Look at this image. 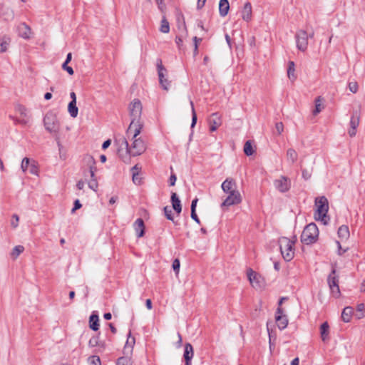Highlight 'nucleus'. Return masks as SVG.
<instances>
[{
	"mask_svg": "<svg viewBox=\"0 0 365 365\" xmlns=\"http://www.w3.org/2000/svg\"><path fill=\"white\" fill-rule=\"evenodd\" d=\"M143 127L133 128L132 134L127 137H131L132 144L129 146L128 142L124 136H120L115 140L118 145V155L125 163H130L131 157L140 155L146 150V143L141 137H138Z\"/></svg>",
	"mask_w": 365,
	"mask_h": 365,
	"instance_id": "obj_1",
	"label": "nucleus"
},
{
	"mask_svg": "<svg viewBox=\"0 0 365 365\" xmlns=\"http://www.w3.org/2000/svg\"><path fill=\"white\" fill-rule=\"evenodd\" d=\"M130 115L131 118V122L127 129L126 135L128 137L130 134L133 133V128L139 127H143V123L140 121L141 114H142V103L140 100L134 99L128 107Z\"/></svg>",
	"mask_w": 365,
	"mask_h": 365,
	"instance_id": "obj_2",
	"label": "nucleus"
},
{
	"mask_svg": "<svg viewBox=\"0 0 365 365\" xmlns=\"http://www.w3.org/2000/svg\"><path fill=\"white\" fill-rule=\"evenodd\" d=\"M315 205L317 210L314 212V219L320 220L324 225H327L329 220V217L327 216L329 210L328 200L324 196L317 197Z\"/></svg>",
	"mask_w": 365,
	"mask_h": 365,
	"instance_id": "obj_3",
	"label": "nucleus"
},
{
	"mask_svg": "<svg viewBox=\"0 0 365 365\" xmlns=\"http://www.w3.org/2000/svg\"><path fill=\"white\" fill-rule=\"evenodd\" d=\"M318 236L319 230L317 226L313 222L309 223L304 227L301 235V241L305 245H311L317 241Z\"/></svg>",
	"mask_w": 365,
	"mask_h": 365,
	"instance_id": "obj_4",
	"label": "nucleus"
},
{
	"mask_svg": "<svg viewBox=\"0 0 365 365\" xmlns=\"http://www.w3.org/2000/svg\"><path fill=\"white\" fill-rule=\"evenodd\" d=\"M281 254L284 259L289 262L294 257V242L286 237H282L278 241Z\"/></svg>",
	"mask_w": 365,
	"mask_h": 365,
	"instance_id": "obj_5",
	"label": "nucleus"
},
{
	"mask_svg": "<svg viewBox=\"0 0 365 365\" xmlns=\"http://www.w3.org/2000/svg\"><path fill=\"white\" fill-rule=\"evenodd\" d=\"M60 129V124L59 121L58 120H55L53 121V123L51 125H47V130L50 131L51 133H53V135L55 137V140L56 141L58 151H59V155L60 158L63 160L66 158V149L62 145L60 141V136L58 134V131Z\"/></svg>",
	"mask_w": 365,
	"mask_h": 365,
	"instance_id": "obj_6",
	"label": "nucleus"
},
{
	"mask_svg": "<svg viewBox=\"0 0 365 365\" xmlns=\"http://www.w3.org/2000/svg\"><path fill=\"white\" fill-rule=\"evenodd\" d=\"M336 271L334 267L332 268L331 273L327 278V282L334 297H338L340 295V289L339 287V277L336 274Z\"/></svg>",
	"mask_w": 365,
	"mask_h": 365,
	"instance_id": "obj_7",
	"label": "nucleus"
},
{
	"mask_svg": "<svg viewBox=\"0 0 365 365\" xmlns=\"http://www.w3.org/2000/svg\"><path fill=\"white\" fill-rule=\"evenodd\" d=\"M313 36V33L309 36L304 30L298 31L295 34L297 48L301 51H305L308 46V38Z\"/></svg>",
	"mask_w": 365,
	"mask_h": 365,
	"instance_id": "obj_8",
	"label": "nucleus"
},
{
	"mask_svg": "<svg viewBox=\"0 0 365 365\" xmlns=\"http://www.w3.org/2000/svg\"><path fill=\"white\" fill-rule=\"evenodd\" d=\"M21 168L24 173H26L29 170L30 174L38 175V163L34 160H30V158L26 157L23 158Z\"/></svg>",
	"mask_w": 365,
	"mask_h": 365,
	"instance_id": "obj_9",
	"label": "nucleus"
},
{
	"mask_svg": "<svg viewBox=\"0 0 365 365\" xmlns=\"http://www.w3.org/2000/svg\"><path fill=\"white\" fill-rule=\"evenodd\" d=\"M157 69L160 84L164 90L168 91L169 89L170 82L165 77L166 69L163 66L161 59L157 60Z\"/></svg>",
	"mask_w": 365,
	"mask_h": 365,
	"instance_id": "obj_10",
	"label": "nucleus"
},
{
	"mask_svg": "<svg viewBox=\"0 0 365 365\" xmlns=\"http://www.w3.org/2000/svg\"><path fill=\"white\" fill-rule=\"evenodd\" d=\"M248 279L255 289H261L264 286V279L257 272H254L252 269L247 270Z\"/></svg>",
	"mask_w": 365,
	"mask_h": 365,
	"instance_id": "obj_11",
	"label": "nucleus"
},
{
	"mask_svg": "<svg viewBox=\"0 0 365 365\" xmlns=\"http://www.w3.org/2000/svg\"><path fill=\"white\" fill-rule=\"evenodd\" d=\"M274 186L280 192H286L291 187V181L287 177L282 175L274 181Z\"/></svg>",
	"mask_w": 365,
	"mask_h": 365,
	"instance_id": "obj_12",
	"label": "nucleus"
},
{
	"mask_svg": "<svg viewBox=\"0 0 365 365\" xmlns=\"http://www.w3.org/2000/svg\"><path fill=\"white\" fill-rule=\"evenodd\" d=\"M228 196L221 204V207H229L234 205L240 204L242 201L240 192H234L227 193Z\"/></svg>",
	"mask_w": 365,
	"mask_h": 365,
	"instance_id": "obj_13",
	"label": "nucleus"
},
{
	"mask_svg": "<svg viewBox=\"0 0 365 365\" xmlns=\"http://www.w3.org/2000/svg\"><path fill=\"white\" fill-rule=\"evenodd\" d=\"M360 120V114L357 110H354L352 113L351 119H350V129L348 131L349 135L351 137L355 136L356 133V128L359 126Z\"/></svg>",
	"mask_w": 365,
	"mask_h": 365,
	"instance_id": "obj_14",
	"label": "nucleus"
},
{
	"mask_svg": "<svg viewBox=\"0 0 365 365\" xmlns=\"http://www.w3.org/2000/svg\"><path fill=\"white\" fill-rule=\"evenodd\" d=\"M275 320L278 328L280 330L284 329L288 324V319L285 314H283V310L278 307L276 311Z\"/></svg>",
	"mask_w": 365,
	"mask_h": 365,
	"instance_id": "obj_15",
	"label": "nucleus"
},
{
	"mask_svg": "<svg viewBox=\"0 0 365 365\" xmlns=\"http://www.w3.org/2000/svg\"><path fill=\"white\" fill-rule=\"evenodd\" d=\"M16 111L20 114L19 118H16L18 123L26 124L29 121V116L27 114L26 108L22 105H17L16 106Z\"/></svg>",
	"mask_w": 365,
	"mask_h": 365,
	"instance_id": "obj_16",
	"label": "nucleus"
},
{
	"mask_svg": "<svg viewBox=\"0 0 365 365\" xmlns=\"http://www.w3.org/2000/svg\"><path fill=\"white\" fill-rule=\"evenodd\" d=\"M210 130L215 131L222 124L221 116L218 113H214L209 119Z\"/></svg>",
	"mask_w": 365,
	"mask_h": 365,
	"instance_id": "obj_17",
	"label": "nucleus"
},
{
	"mask_svg": "<svg viewBox=\"0 0 365 365\" xmlns=\"http://www.w3.org/2000/svg\"><path fill=\"white\" fill-rule=\"evenodd\" d=\"M221 187L222 189V190L225 192V193H230V192H239L237 190V187H236V183L235 182L234 180L232 179H230V178H227L222 183V185H221Z\"/></svg>",
	"mask_w": 365,
	"mask_h": 365,
	"instance_id": "obj_18",
	"label": "nucleus"
},
{
	"mask_svg": "<svg viewBox=\"0 0 365 365\" xmlns=\"http://www.w3.org/2000/svg\"><path fill=\"white\" fill-rule=\"evenodd\" d=\"M135 342V338L133 336H132L131 333L129 332L125 345L123 349V353L125 355H127V356L132 355Z\"/></svg>",
	"mask_w": 365,
	"mask_h": 365,
	"instance_id": "obj_19",
	"label": "nucleus"
},
{
	"mask_svg": "<svg viewBox=\"0 0 365 365\" xmlns=\"http://www.w3.org/2000/svg\"><path fill=\"white\" fill-rule=\"evenodd\" d=\"M133 226H134V229L135 230L137 237H143L144 235V232H145V225H144V222H143V219L138 218L135 221Z\"/></svg>",
	"mask_w": 365,
	"mask_h": 365,
	"instance_id": "obj_20",
	"label": "nucleus"
},
{
	"mask_svg": "<svg viewBox=\"0 0 365 365\" xmlns=\"http://www.w3.org/2000/svg\"><path fill=\"white\" fill-rule=\"evenodd\" d=\"M241 16L243 20L249 21L252 17V5L250 2L245 4L241 11Z\"/></svg>",
	"mask_w": 365,
	"mask_h": 365,
	"instance_id": "obj_21",
	"label": "nucleus"
},
{
	"mask_svg": "<svg viewBox=\"0 0 365 365\" xmlns=\"http://www.w3.org/2000/svg\"><path fill=\"white\" fill-rule=\"evenodd\" d=\"M18 32L21 37L28 38L31 34V29L25 23H21L18 26Z\"/></svg>",
	"mask_w": 365,
	"mask_h": 365,
	"instance_id": "obj_22",
	"label": "nucleus"
},
{
	"mask_svg": "<svg viewBox=\"0 0 365 365\" xmlns=\"http://www.w3.org/2000/svg\"><path fill=\"white\" fill-rule=\"evenodd\" d=\"M320 335L324 342L329 339V326L327 322H324L320 327Z\"/></svg>",
	"mask_w": 365,
	"mask_h": 365,
	"instance_id": "obj_23",
	"label": "nucleus"
},
{
	"mask_svg": "<svg viewBox=\"0 0 365 365\" xmlns=\"http://www.w3.org/2000/svg\"><path fill=\"white\" fill-rule=\"evenodd\" d=\"M171 202L173 210L178 214L182 211L180 200L175 192H173L171 195Z\"/></svg>",
	"mask_w": 365,
	"mask_h": 365,
	"instance_id": "obj_24",
	"label": "nucleus"
},
{
	"mask_svg": "<svg viewBox=\"0 0 365 365\" xmlns=\"http://www.w3.org/2000/svg\"><path fill=\"white\" fill-rule=\"evenodd\" d=\"M194 356L193 347L190 343L185 344L183 358L185 361H192Z\"/></svg>",
	"mask_w": 365,
	"mask_h": 365,
	"instance_id": "obj_25",
	"label": "nucleus"
},
{
	"mask_svg": "<svg viewBox=\"0 0 365 365\" xmlns=\"http://www.w3.org/2000/svg\"><path fill=\"white\" fill-rule=\"evenodd\" d=\"M230 4L228 0H220L219 3V13L222 17H225L229 11Z\"/></svg>",
	"mask_w": 365,
	"mask_h": 365,
	"instance_id": "obj_26",
	"label": "nucleus"
},
{
	"mask_svg": "<svg viewBox=\"0 0 365 365\" xmlns=\"http://www.w3.org/2000/svg\"><path fill=\"white\" fill-rule=\"evenodd\" d=\"M353 314V308L351 307H346L342 311L341 319L344 322H349Z\"/></svg>",
	"mask_w": 365,
	"mask_h": 365,
	"instance_id": "obj_27",
	"label": "nucleus"
},
{
	"mask_svg": "<svg viewBox=\"0 0 365 365\" xmlns=\"http://www.w3.org/2000/svg\"><path fill=\"white\" fill-rule=\"evenodd\" d=\"M99 319L97 314H92L89 318V327L93 331L99 329Z\"/></svg>",
	"mask_w": 365,
	"mask_h": 365,
	"instance_id": "obj_28",
	"label": "nucleus"
},
{
	"mask_svg": "<svg viewBox=\"0 0 365 365\" xmlns=\"http://www.w3.org/2000/svg\"><path fill=\"white\" fill-rule=\"evenodd\" d=\"M338 236L339 237L344 240H347L349 237V227L348 226L346 225H341V227H339V228L338 229Z\"/></svg>",
	"mask_w": 365,
	"mask_h": 365,
	"instance_id": "obj_29",
	"label": "nucleus"
},
{
	"mask_svg": "<svg viewBox=\"0 0 365 365\" xmlns=\"http://www.w3.org/2000/svg\"><path fill=\"white\" fill-rule=\"evenodd\" d=\"M298 158V154L293 148H289L287 150V160L291 164H294Z\"/></svg>",
	"mask_w": 365,
	"mask_h": 365,
	"instance_id": "obj_30",
	"label": "nucleus"
},
{
	"mask_svg": "<svg viewBox=\"0 0 365 365\" xmlns=\"http://www.w3.org/2000/svg\"><path fill=\"white\" fill-rule=\"evenodd\" d=\"M68 110L71 117L76 118L78 115V109L76 106V101H71L68 103Z\"/></svg>",
	"mask_w": 365,
	"mask_h": 365,
	"instance_id": "obj_31",
	"label": "nucleus"
},
{
	"mask_svg": "<svg viewBox=\"0 0 365 365\" xmlns=\"http://www.w3.org/2000/svg\"><path fill=\"white\" fill-rule=\"evenodd\" d=\"M24 250V247L22 245H17L15 246L11 252V257L16 259Z\"/></svg>",
	"mask_w": 365,
	"mask_h": 365,
	"instance_id": "obj_32",
	"label": "nucleus"
},
{
	"mask_svg": "<svg viewBox=\"0 0 365 365\" xmlns=\"http://www.w3.org/2000/svg\"><path fill=\"white\" fill-rule=\"evenodd\" d=\"M160 31L164 34H168L170 31L169 22L167 21L165 16H163L161 20Z\"/></svg>",
	"mask_w": 365,
	"mask_h": 365,
	"instance_id": "obj_33",
	"label": "nucleus"
},
{
	"mask_svg": "<svg viewBox=\"0 0 365 365\" xmlns=\"http://www.w3.org/2000/svg\"><path fill=\"white\" fill-rule=\"evenodd\" d=\"M117 365H133L130 356H122L118 359Z\"/></svg>",
	"mask_w": 365,
	"mask_h": 365,
	"instance_id": "obj_34",
	"label": "nucleus"
},
{
	"mask_svg": "<svg viewBox=\"0 0 365 365\" xmlns=\"http://www.w3.org/2000/svg\"><path fill=\"white\" fill-rule=\"evenodd\" d=\"M364 304H359L356 307V312L354 314V316L356 319H360L364 317Z\"/></svg>",
	"mask_w": 365,
	"mask_h": 365,
	"instance_id": "obj_35",
	"label": "nucleus"
},
{
	"mask_svg": "<svg viewBox=\"0 0 365 365\" xmlns=\"http://www.w3.org/2000/svg\"><path fill=\"white\" fill-rule=\"evenodd\" d=\"M244 152L247 156H250L255 153L252 145L250 140L245 142L244 145Z\"/></svg>",
	"mask_w": 365,
	"mask_h": 365,
	"instance_id": "obj_36",
	"label": "nucleus"
},
{
	"mask_svg": "<svg viewBox=\"0 0 365 365\" xmlns=\"http://www.w3.org/2000/svg\"><path fill=\"white\" fill-rule=\"evenodd\" d=\"M287 76L289 79L294 80L296 78L294 76V63L293 61L289 62V66L287 69Z\"/></svg>",
	"mask_w": 365,
	"mask_h": 365,
	"instance_id": "obj_37",
	"label": "nucleus"
},
{
	"mask_svg": "<svg viewBox=\"0 0 365 365\" xmlns=\"http://www.w3.org/2000/svg\"><path fill=\"white\" fill-rule=\"evenodd\" d=\"M88 158L89 160L93 163V165H91L89 168L91 179L96 178V175H95V172L96 170V168L94 165L95 160H94L93 158L91 156H88Z\"/></svg>",
	"mask_w": 365,
	"mask_h": 365,
	"instance_id": "obj_38",
	"label": "nucleus"
},
{
	"mask_svg": "<svg viewBox=\"0 0 365 365\" xmlns=\"http://www.w3.org/2000/svg\"><path fill=\"white\" fill-rule=\"evenodd\" d=\"M9 43V38L4 37L2 41L0 43V52H5Z\"/></svg>",
	"mask_w": 365,
	"mask_h": 365,
	"instance_id": "obj_39",
	"label": "nucleus"
},
{
	"mask_svg": "<svg viewBox=\"0 0 365 365\" xmlns=\"http://www.w3.org/2000/svg\"><path fill=\"white\" fill-rule=\"evenodd\" d=\"M90 365H101V359L98 356H91L88 358Z\"/></svg>",
	"mask_w": 365,
	"mask_h": 365,
	"instance_id": "obj_40",
	"label": "nucleus"
},
{
	"mask_svg": "<svg viewBox=\"0 0 365 365\" xmlns=\"http://www.w3.org/2000/svg\"><path fill=\"white\" fill-rule=\"evenodd\" d=\"M99 336H92L89 341H88V346L90 347H95L99 345Z\"/></svg>",
	"mask_w": 365,
	"mask_h": 365,
	"instance_id": "obj_41",
	"label": "nucleus"
},
{
	"mask_svg": "<svg viewBox=\"0 0 365 365\" xmlns=\"http://www.w3.org/2000/svg\"><path fill=\"white\" fill-rule=\"evenodd\" d=\"M190 106L192 109V123H191V128H193L197 122V115L195 110L193 102L190 101Z\"/></svg>",
	"mask_w": 365,
	"mask_h": 365,
	"instance_id": "obj_42",
	"label": "nucleus"
},
{
	"mask_svg": "<svg viewBox=\"0 0 365 365\" xmlns=\"http://www.w3.org/2000/svg\"><path fill=\"white\" fill-rule=\"evenodd\" d=\"M19 217L18 215L14 214L12 215L11 220V226L14 229L16 228L19 225Z\"/></svg>",
	"mask_w": 365,
	"mask_h": 365,
	"instance_id": "obj_43",
	"label": "nucleus"
},
{
	"mask_svg": "<svg viewBox=\"0 0 365 365\" xmlns=\"http://www.w3.org/2000/svg\"><path fill=\"white\" fill-rule=\"evenodd\" d=\"M164 210V213H165V215L166 217V218L169 220H173V212H172V210L171 208H170L169 207L166 206L164 207L163 209Z\"/></svg>",
	"mask_w": 365,
	"mask_h": 365,
	"instance_id": "obj_44",
	"label": "nucleus"
},
{
	"mask_svg": "<svg viewBox=\"0 0 365 365\" xmlns=\"http://www.w3.org/2000/svg\"><path fill=\"white\" fill-rule=\"evenodd\" d=\"M88 184L89 188H91L93 191H97L98 184L96 178L91 179Z\"/></svg>",
	"mask_w": 365,
	"mask_h": 365,
	"instance_id": "obj_45",
	"label": "nucleus"
},
{
	"mask_svg": "<svg viewBox=\"0 0 365 365\" xmlns=\"http://www.w3.org/2000/svg\"><path fill=\"white\" fill-rule=\"evenodd\" d=\"M180 263L178 259H175L173 262V269L176 274H178L180 270Z\"/></svg>",
	"mask_w": 365,
	"mask_h": 365,
	"instance_id": "obj_46",
	"label": "nucleus"
},
{
	"mask_svg": "<svg viewBox=\"0 0 365 365\" xmlns=\"http://www.w3.org/2000/svg\"><path fill=\"white\" fill-rule=\"evenodd\" d=\"M349 89L351 92L355 93L358 91V84L356 82H350L349 83Z\"/></svg>",
	"mask_w": 365,
	"mask_h": 365,
	"instance_id": "obj_47",
	"label": "nucleus"
},
{
	"mask_svg": "<svg viewBox=\"0 0 365 365\" xmlns=\"http://www.w3.org/2000/svg\"><path fill=\"white\" fill-rule=\"evenodd\" d=\"M132 180L135 185H140L141 183V178L139 177V174L138 173H133Z\"/></svg>",
	"mask_w": 365,
	"mask_h": 365,
	"instance_id": "obj_48",
	"label": "nucleus"
},
{
	"mask_svg": "<svg viewBox=\"0 0 365 365\" xmlns=\"http://www.w3.org/2000/svg\"><path fill=\"white\" fill-rule=\"evenodd\" d=\"M156 4L158 5V9L162 12L165 13L166 9V6L164 3V0L156 1Z\"/></svg>",
	"mask_w": 365,
	"mask_h": 365,
	"instance_id": "obj_49",
	"label": "nucleus"
},
{
	"mask_svg": "<svg viewBox=\"0 0 365 365\" xmlns=\"http://www.w3.org/2000/svg\"><path fill=\"white\" fill-rule=\"evenodd\" d=\"M275 128L279 135H280L284 129V125L282 122L277 123L275 125Z\"/></svg>",
	"mask_w": 365,
	"mask_h": 365,
	"instance_id": "obj_50",
	"label": "nucleus"
},
{
	"mask_svg": "<svg viewBox=\"0 0 365 365\" xmlns=\"http://www.w3.org/2000/svg\"><path fill=\"white\" fill-rule=\"evenodd\" d=\"M62 68H63V69L66 71L68 73V74H70V75L73 74V69L72 68V67L68 66V64H66V63H63Z\"/></svg>",
	"mask_w": 365,
	"mask_h": 365,
	"instance_id": "obj_51",
	"label": "nucleus"
},
{
	"mask_svg": "<svg viewBox=\"0 0 365 365\" xmlns=\"http://www.w3.org/2000/svg\"><path fill=\"white\" fill-rule=\"evenodd\" d=\"M82 205L81 204L78 200H76L74 202V206L71 210V212L73 213L76 210H78L81 207Z\"/></svg>",
	"mask_w": 365,
	"mask_h": 365,
	"instance_id": "obj_52",
	"label": "nucleus"
},
{
	"mask_svg": "<svg viewBox=\"0 0 365 365\" xmlns=\"http://www.w3.org/2000/svg\"><path fill=\"white\" fill-rule=\"evenodd\" d=\"M311 175H312V173L309 171H308L307 170L304 169L302 170V178L304 180H309L311 178Z\"/></svg>",
	"mask_w": 365,
	"mask_h": 365,
	"instance_id": "obj_53",
	"label": "nucleus"
},
{
	"mask_svg": "<svg viewBox=\"0 0 365 365\" xmlns=\"http://www.w3.org/2000/svg\"><path fill=\"white\" fill-rule=\"evenodd\" d=\"M176 180H177L176 175L175 174H171L170 179H169L170 185V186L175 185Z\"/></svg>",
	"mask_w": 365,
	"mask_h": 365,
	"instance_id": "obj_54",
	"label": "nucleus"
},
{
	"mask_svg": "<svg viewBox=\"0 0 365 365\" xmlns=\"http://www.w3.org/2000/svg\"><path fill=\"white\" fill-rule=\"evenodd\" d=\"M197 202H198V199L197 197H195L194 200H192V203H191V212L196 211V206H197Z\"/></svg>",
	"mask_w": 365,
	"mask_h": 365,
	"instance_id": "obj_55",
	"label": "nucleus"
},
{
	"mask_svg": "<svg viewBox=\"0 0 365 365\" xmlns=\"http://www.w3.org/2000/svg\"><path fill=\"white\" fill-rule=\"evenodd\" d=\"M337 243V245H338V255H342L344 252H346L347 249H342L339 242H336Z\"/></svg>",
	"mask_w": 365,
	"mask_h": 365,
	"instance_id": "obj_56",
	"label": "nucleus"
},
{
	"mask_svg": "<svg viewBox=\"0 0 365 365\" xmlns=\"http://www.w3.org/2000/svg\"><path fill=\"white\" fill-rule=\"evenodd\" d=\"M207 0H197V9H201L205 4Z\"/></svg>",
	"mask_w": 365,
	"mask_h": 365,
	"instance_id": "obj_57",
	"label": "nucleus"
},
{
	"mask_svg": "<svg viewBox=\"0 0 365 365\" xmlns=\"http://www.w3.org/2000/svg\"><path fill=\"white\" fill-rule=\"evenodd\" d=\"M191 218L195 220L197 223L200 224V219L199 217H197V214H196V211L195 212H191Z\"/></svg>",
	"mask_w": 365,
	"mask_h": 365,
	"instance_id": "obj_58",
	"label": "nucleus"
},
{
	"mask_svg": "<svg viewBox=\"0 0 365 365\" xmlns=\"http://www.w3.org/2000/svg\"><path fill=\"white\" fill-rule=\"evenodd\" d=\"M141 170V168L139 166L138 164H136L132 168H131V172H132V174L133 173H138L139 174L140 171Z\"/></svg>",
	"mask_w": 365,
	"mask_h": 365,
	"instance_id": "obj_59",
	"label": "nucleus"
},
{
	"mask_svg": "<svg viewBox=\"0 0 365 365\" xmlns=\"http://www.w3.org/2000/svg\"><path fill=\"white\" fill-rule=\"evenodd\" d=\"M202 41V38H197V36H195L193 38L194 45H195V51H196L197 50L198 47V43Z\"/></svg>",
	"mask_w": 365,
	"mask_h": 365,
	"instance_id": "obj_60",
	"label": "nucleus"
},
{
	"mask_svg": "<svg viewBox=\"0 0 365 365\" xmlns=\"http://www.w3.org/2000/svg\"><path fill=\"white\" fill-rule=\"evenodd\" d=\"M321 111V105L319 103H316L315 109L313 111L314 115L318 114Z\"/></svg>",
	"mask_w": 365,
	"mask_h": 365,
	"instance_id": "obj_61",
	"label": "nucleus"
},
{
	"mask_svg": "<svg viewBox=\"0 0 365 365\" xmlns=\"http://www.w3.org/2000/svg\"><path fill=\"white\" fill-rule=\"evenodd\" d=\"M85 185V182L83 180L78 181L76 187L78 190H83Z\"/></svg>",
	"mask_w": 365,
	"mask_h": 365,
	"instance_id": "obj_62",
	"label": "nucleus"
},
{
	"mask_svg": "<svg viewBox=\"0 0 365 365\" xmlns=\"http://www.w3.org/2000/svg\"><path fill=\"white\" fill-rule=\"evenodd\" d=\"M110 143H111V140H107L104 141L103 145H102V148L103 150L108 148L110 146Z\"/></svg>",
	"mask_w": 365,
	"mask_h": 365,
	"instance_id": "obj_63",
	"label": "nucleus"
},
{
	"mask_svg": "<svg viewBox=\"0 0 365 365\" xmlns=\"http://www.w3.org/2000/svg\"><path fill=\"white\" fill-rule=\"evenodd\" d=\"M299 359L298 357L294 358L291 362V365H299Z\"/></svg>",
	"mask_w": 365,
	"mask_h": 365,
	"instance_id": "obj_64",
	"label": "nucleus"
}]
</instances>
